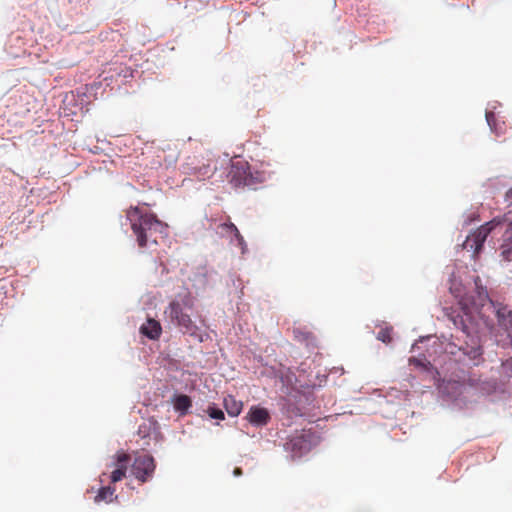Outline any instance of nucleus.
<instances>
[{
  "instance_id": "23",
  "label": "nucleus",
  "mask_w": 512,
  "mask_h": 512,
  "mask_svg": "<svg viewBox=\"0 0 512 512\" xmlns=\"http://www.w3.org/2000/svg\"><path fill=\"white\" fill-rule=\"evenodd\" d=\"M486 120L488 125L490 126L491 130H494L493 123L495 121V115L493 112H486Z\"/></svg>"
},
{
  "instance_id": "4",
  "label": "nucleus",
  "mask_w": 512,
  "mask_h": 512,
  "mask_svg": "<svg viewBox=\"0 0 512 512\" xmlns=\"http://www.w3.org/2000/svg\"><path fill=\"white\" fill-rule=\"evenodd\" d=\"M194 309V300L190 295H186L181 301L173 300L164 310V316L181 332L190 336L199 337V327L191 318L189 311Z\"/></svg>"
},
{
  "instance_id": "21",
  "label": "nucleus",
  "mask_w": 512,
  "mask_h": 512,
  "mask_svg": "<svg viewBox=\"0 0 512 512\" xmlns=\"http://www.w3.org/2000/svg\"><path fill=\"white\" fill-rule=\"evenodd\" d=\"M501 257L504 262L512 261V243L501 245Z\"/></svg>"
},
{
  "instance_id": "16",
  "label": "nucleus",
  "mask_w": 512,
  "mask_h": 512,
  "mask_svg": "<svg viewBox=\"0 0 512 512\" xmlns=\"http://www.w3.org/2000/svg\"><path fill=\"white\" fill-rule=\"evenodd\" d=\"M223 404L228 415L231 417L238 416L243 409V402L237 400L232 395H227L223 400Z\"/></svg>"
},
{
  "instance_id": "2",
  "label": "nucleus",
  "mask_w": 512,
  "mask_h": 512,
  "mask_svg": "<svg viewBox=\"0 0 512 512\" xmlns=\"http://www.w3.org/2000/svg\"><path fill=\"white\" fill-rule=\"evenodd\" d=\"M127 219L141 248L146 247L149 243L157 244L158 236L165 234L168 227L156 215L143 212L138 207H131L127 210Z\"/></svg>"
},
{
  "instance_id": "5",
  "label": "nucleus",
  "mask_w": 512,
  "mask_h": 512,
  "mask_svg": "<svg viewBox=\"0 0 512 512\" xmlns=\"http://www.w3.org/2000/svg\"><path fill=\"white\" fill-rule=\"evenodd\" d=\"M446 351L455 357V360L465 365H477L481 359L482 350L475 337H469L464 344L449 343Z\"/></svg>"
},
{
  "instance_id": "18",
  "label": "nucleus",
  "mask_w": 512,
  "mask_h": 512,
  "mask_svg": "<svg viewBox=\"0 0 512 512\" xmlns=\"http://www.w3.org/2000/svg\"><path fill=\"white\" fill-rule=\"evenodd\" d=\"M115 493V489L110 487V486H106V487H102L98 494L95 496V502H101V501H106V502H111L112 501V497Z\"/></svg>"
},
{
  "instance_id": "14",
  "label": "nucleus",
  "mask_w": 512,
  "mask_h": 512,
  "mask_svg": "<svg viewBox=\"0 0 512 512\" xmlns=\"http://www.w3.org/2000/svg\"><path fill=\"white\" fill-rule=\"evenodd\" d=\"M140 332L151 340H157L161 336L162 328L157 320L148 318L147 321L141 325Z\"/></svg>"
},
{
  "instance_id": "7",
  "label": "nucleus",
  "mask_w": 512,
  "mask_h": 512,
  "mask_svg": "<svg viewBox=\"0 0 512 512\" xmlns=\"http://www.w3.org/2000/svg\"><path fill=\"white\" fill-rule=\"evenodd\" d=\"M229 178L231 184L235 187L250 185L252 181L248 164L241 162L233 164L229 172Z\"/></svg>"
},
{
  "instance_id": "12",
  "label": "nucleus",
  "mask_w": 512,
  "mask_h": 512,
  "mask_svg": "<svg viewBox=\"0 0 512 512\" xmlns=\"http://www.w3.org/2000/svg\"><path fill=\"white\" fill-rule=\"evenodd\" d=\"M481 280L479 277L475 279V288L477 292V299L472 298L468 303V299L464 298L460 301V303L464 306L465 314L469 313L470 308H477L478 306L483 305V303L488 299V292L485 287L480 284Z\"/></svg>"
},
{
  "instance_id": "10",
  "label": "nucleus",
  "mask_w": 512,
  "mask_h": 512,
  "mask_svg": "<svg viewBox=\"0 0 512 512\" xmlns=\"http://www.w3.org/2000/svg\"><path fill=\"white\" fill-rule=\"evenodd\" d=\"M130 461V456L123 452L118 451L115 455V469L111 472L110 481L116 483L121 481L126 476L127 465Z\"/></svg>"
},
{
  "instance_id": "22",
  "label": "nucleus",
  "mask_w": 512,
  "mask_h": 512,
  "mask_svg": "<svg viewBox=\"0 0 512 512\" xmlns=\"http://www.w3.org/2000/svg\"><path fill=\"white\" fill-rule=\"evenodd\" d=\"M392 328H383L377 334V339L383 343H390L392 341Z\"/></svg>"
},
{
  "instance_id": "13",
  "label": "nucleus",
  "mask_w": 512,
  "mask_h": 512,
  "mask_svg": "<svg viewBox=\"0 0 512 512\" xmlns=\"http://www.w3.org/2000/svg\"><path fill=\"white\" fill-rule=\"evenodd\" d=\"M286 449L295 456H301L310 449V443L304 433L292 436L286 443Z\"/></svg>"
},
{
  "instance_id": "17",
  "label": "nucleus",
  "mask_w": 512,
  "mask_h": 512,
  "mask_svg": "<svg viewBox=\"0 0 512 512\" xmlns=\"http://www.w3.org/2000/svg\"><path fill=\"white\" fill-rule=\"evenodd\" d=\"M173 405L176 411L182 415L186 414L192 406V401L189 396L185 394L176 395L173 399Z\"/></svg>"
},
{
  "instance_id": "25",
  "label": "nucleus",
  "mask_w": 512,
  "mask_h": 512,
  "mask_svg": "<svg viewBox=\"0 0 512 512\" xmlns=\"http://www.w3.org/2000/svg\"><path fill=\"white\" fill-rule=\"evenodd\" d=\"M234 476H241L243 474L242 469L239 467H236L233 471Z\"/></svg>"
},
{
  "instance_id": "3",
  "label": "nucleus",
  "mask_w": 512,
  "mask_h": 512,
  "mask_svg": "<svg viewBox=\"0 0 512 512\" xmlns=\"http://www.w3.org/2000/svg\"><path fill=\"white\" fill-rule=\"evenodd\" d=\"M127 219L141 248L146 247L149 243L157 244L158 236L165 234L168 227L156 215L143 212L138 207H131L127 210Z\"/></svg>"
},
{
  "instance_id": "9",
  "label": "nucleus",
  "mask_w": 512,
  "mask_h": 512,
  "mask_svg": "<svg viewBox=\"0 0 512 512\" xmlns=\"http://www.w3.org/2000/svg\"><path fill=\"white\" fill-rule=\"evenodd\" d=\"M183 168L186 174L195 176L198 180H205L211 177L215 171V167L209 161L207 163L195 164L193 160L192 162L185 163Z\"/></svg>"
},
{
  "instance_id": "19",
  "label": "nucleus",
  "mask_w": 512,
  "mask_h": 512,
  "mask_svg": "<svg viewBox=\"0 0 512 512\" xmlns=\"http://www.w3.org/2000/svg\"><path fill=\"white\" fill-rule=\"evenodd\" d=\"M222 227H223L225 230L230 231V232H233V233L235 234V237H236V239L238 240V242H239V245H240V246H243V245H244V239H243V236L240 234L239 230L237 229V227H236L233 223H231V222H229V223H224V224L222 225Z\"/></svg>"
},
{
  "instance_id": "24",
  "label": "nucleus",
  "mask_w": 512,
  "mask_h": 512,
  "mask_svg": "<svg viewBox=\"0 0 512 512\" xmlns=\"http://www.w3.org/2000/svg\"><path fill=\"white\" fill-rule=\"evenodd\" d=\"M507 240L512 243V223L509 225V228L506 231Z\"/></svg>"
},
{
  "instance_id": "15",
  "label": "nucleus",
  "mask_w": 512,
  "mask_h": 512,
  "mask_svg": "<svg viewBox=\"0 0 512 512\" xmlns=\"http://www.w3.org/2000/svg\"><path fill=\"white\" fill-rule=\"evenodd\" d=\"M495 307L499 324L505 328H512V309L500 303H498Z\"/></svg>"
},
{
  "instance_id": "26",
  "label": "nucleus",
  "mask_w": 512,
  "mask_h": 512,
  "mask_svg": "<svg viewBox=\"0 0 512 512\" xmlns=\"http://www.w3.org/2000/svg\"><path fill=\"white\" fill-rule=\"evenodd\" d=\"M461 325H462V328H461V329H462V332H463L464 334H466V336H467V337H469V335H468V333H467V331H466V326L463 324V321H461Z\"/></svg>"
},
{
  "instance_id": "8",
  "label": "nucleus",
  "mask_w": 512,
  "mask_h": 512,
  "mask_svg": "<svg viewBox=\"0 0 512 512\" xmlns=\"http://www.w3.org/2000/svg\"><path fill=\"white\" fill-rule=\"evenodd\" d=\"M488 225L489 224L482 225L472 234L467 236L464 247L468 250H472L474 254H478L481 251L483 244L491 231V228L488 227Z\"/></svg>"
},
{
  "instance_id": "11",
  "label": "nucleus",
  "mask_w": 512,
  "mask_h": 512,
  "mask_svg": "<svg viewBox=\"0 0 512 512\" xmlns=\"http://www.w3.org/2000/svg\"><path fill=\"white\" fill-rule=\"evenodd\" d=\"M246 419L252 425L260 427L267 425L271 420V416L266 408L254 405L250 407Z\"/></svg>"
},
{
  "instance_id": "6",
  "label": "nucleus",
  "mask_w": 512,
  "mask_h": 512,
  "mask_svg": "<svg viewBox=\"0 0 512 512\" xmlns=\"http://www.w3.org/2000/svg\"><path fill=\"white\" fill-rule=\"evenodd\" d=\"M156 464L154 458L149 454L136 455L132 464V474L141 483L152 478Z\"/></svg>"
},
{
  "instance_id": "20",
  "label": "nucleus",
  "mask_w": 512,
  "mask_h": 512,
  "mask_svg": "<svg viewBox=\"0 0 512 512\" xmlns=\"http://www.w3.org/2000/svg\"><path fill=\"white\" fill-rule=\"evenodd\" d=\"M207 413L212 419L224 420L225 418L224 412L220 408L216 407L214 404L208 406Z\"/></svg>"
},
{
  "instance_id": "1",
  "label": "nucleus",
  "mask_w": 512,
  "mask_h": 512,
  "mask_svg": "<svg viewBox=\"0 0 512 512\" xmlns=\"http://www.w3.org/2000/svg\"><path fill=\"white\" fill-rule=\"evenodd\" d=\"M127 219L141 248L146 247L149 243L157 244L158 236L165 234L168 227L156 215L143 212L138 207H131L127 210Z\"/></svg>"
}]
</instances>
